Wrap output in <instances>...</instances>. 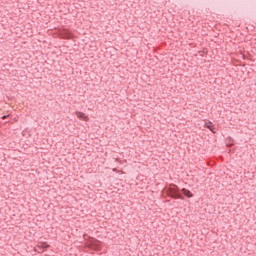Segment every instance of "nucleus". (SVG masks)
<instances>
[{
    "mask_svg": "<svg viewBox=\"0 0 256 256\" xmlns=\"http://www.w3.org/2000/svg\"><path fill=\"white\" fill-rule=\"evenodd\" d=\"M181 191H182L183 195H185V197H188V198L193 197V193H191V191H189L188 189L183 188Z\"/></svg>",
    "mask_w": 256,
    "mask_h": 256,
    "instance_id": "nucleus-3",
    "label": "nucleus"
},
{
    "mask_svg": "<svg viewBox=\"0 0 256 256\" xmlns=\"http://www.w3.org/2000/svg\"><path fill=\"white\" fill-rule=\"evenodd\" d=\"M7 117V115H4V116H2V119H5Z\"/></svg>",
    "mask_w": 256,
    "mask_h": 256,
    "instance_id": "nucleus-5",
    "label": "nucleus"
},
{
    "mask_svg": "<svg viewBox=\"0 0 256 256\" xmlns=\"http://www.w3.org/2000/svg\"><path fill=\"white\" fill-rule=\"evenodd\" d=\"M169 195L170 197H172V199H185V197H183V195H181L179 191L175 188L169 189Z\"/></svg>",
    "mask_w": 256,
    "mask_h": 256,
    "instance_id": "nucleus-1",
    "label": "nucleus"
},
{
    "mask_svg": "<svg viewBox=\"0 0 256 256\" xmlns=\"http://www.w3.org/2000/svg\"><path fill=\"white\" fill-rule=\"evenodd\" d=\"M76 115L78 119H81L82 121H89V117H87L83 112L76 111Z\"/></svg>",
    "mask_w": 256,
    "mask_h": 256,
    "instance_id": "nucleus-2",
    "label": "nucleus"
},
{
    "mask_svg": "<svg viewBox=\"0 0 256 256\" xmlns=\"http://www.w3.org/2000/svg\"><path fill=\"white\" fill-rule=\"evenodd\" d=\"M205 127H207V129H210V131H212V133H215V126H213V123L206 122Z\"/></svg>",
    "mask_w": 256,
    "mask_h": 256,
    "instance_id": "nucleus-4",
    "label": "nucleus"
}]
</instances>
